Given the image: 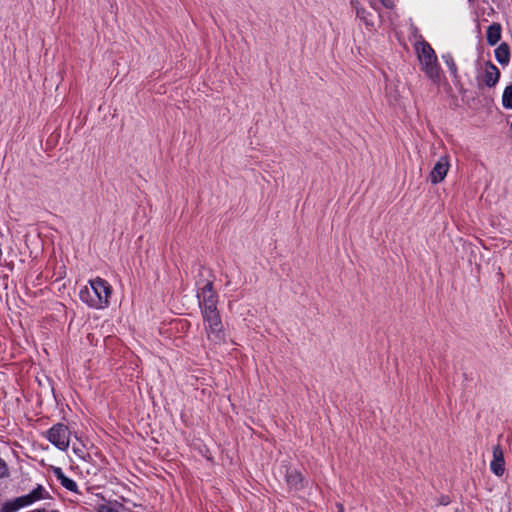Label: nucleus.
Here are the masks:
<instances>
[{
	"mask_svg": "<svg viewBox=\"0 0 512 512\" xmlns=\"http://www.w3.org/2000/svg\"><path fill=\"white\" fill-rule=\"evenodd\" d=\"M111 294V285L106 280L96 277L80 290L79 297L91 308L104 309L109 306Z\"/></svg>",
	"mask_w": 512,
	"mask_h": 512,
	"instance_id": "1",
	"label": "nucleus"
},
{
	"mask_svg": "<svg viewBox=\"0 0 512 512\" xmlns=\"http://www.w3.org/2000/svg\"><path fill=\"white\" fill-rule=\"evenodd\" d=\"M206 337L213 343H220L225 339L224 327L218 310L202 313Z\"/></svg>",
	"mask_w": 512,
	"mask_h": 512,
	"instance_id": "2",
	"label": "nucleus"
},
{
	"mask_svg": "<svg viewBox=\"0 0 512 512\" xmlns=\"http://www.w3.org/2000/svg\"><path fill=\"white\" fill-rule=\"evenodd\" d=\"M46 490L38 485L30 493L20 496L13 501L7 502L3 505L1 512H16L20 508L29 506L34 502L46 498Z\"/></svg>",
	"mask_w": 512,
	"mask_h": 512,
	"instance_id": "3",
	"label": "nucleus"
},
{
	"mask_svg": "<svg viewBox=\"0 0 512 512\" xmlns=\"http://www.w3.org/2000/svg\"><path fill=\"white\" fill-rule=\"evenodd\" d=\"M71 432L64 424L57 423L47 432V439L59 450L66 451L70 444Z\"/></svg>",
	"mask_w": 512,
	"mask_h": 512,
	"instance_id": "4",
	"label": "nucleus"
},
{
	"mask_svg": "<svg viewBox=\"0 0 512 512\" xmlns=\"http://www.w3.org/2000/svg\"><path fill=\"white\" fill-rule=\"evenodd\" d=\"M197 297L202 313L217 311V297L211 282L206 283Z\"/></svg>",
	"mask_w": 512,
	"mask_h": 512,
	"instance_id": "5",
	"label": "nucleus"
},
{
	"mask_svg": "<svg viewBox=\"0 0 512 512\" xmlns=\"http://www.w3.org/2000/svg\"><path fill=\"white\" fill-rule=\"evenodd\" d=\"M450 168V159L448 155L441 156L437 162L434 164L429 178L432 184H438L442 182Z\"/></svg>",
	"mask_w": 512,
	"mask_h": 512,
	"instance_id": "6",
	"label": "nucleus"
},
{
	"mask_svg": "<svg viewBox=\"0 0 512 512\" xmlns=\"http://www.w3.org/2000/svg\"><path fill=\"white\" fill-rule=\"evenodd\" d=\"M499 77H500V72L497 69V66H488L487 68L478 72L477 85L479 87H482V86L492 87L498 82Z\"/></svg>",
	"mask_w": 512,
	"mask_h": 512,
	"instance_id": "7",
	"label": "nucleus"
},
{
	"mask_svg": "<svg viewBox=\"0 0 512 512\" xmlns=\"http://www.w3.org/2000/svg\"><path fill=\"white\" fill-rule=\"evenodd\" d=\"M421 64H436V54L426 41L418 42L415 46Z\"/></svg>",
	"mask_w": 512,
	"mask_h": 512,
	"instance_id": "8",
	"label": "nucleus"
},
{
	"mask_svg": "<svg viewBox=\"0 0 512 512\" xmlns=\"http://www.w3.org/2000/svg\"><path fill=\"white\" fill-rule=\"evenodd\" d=\"M490 468L497 476L504 473V457L500 446L493 447V460L491 461Z\"/></svg>",
	"mask_w": 512,
	"mask_h": 512,
	"instance_id": "9",
	"label": "nucleus"
},
{
	"mask_svg": "<svg viewBox=\"0 0 512 512\" xmlns=\"http://www.w3.org/2000/svg\"><path fill=\"white\" fill-rule=\"evenodd\" d=\"M53 473L60 481L61 485L71 492H78V486L75 481L65 476L64 472L59 467L53 468Z\"/></svg>",
	"mask_w": 512,
	"mask_h": 512,
	"instance_id": "10",
	"label": "nucleus"
},
{
	"mask_svg": "<svg viewBox=\"0 0 512 512\" xmlns=\"http://www.w3.org/2000/svg\"><path fill=\"white\" fill-rule=\"evenodd\" d=\"M501 25L499 23H492L486 32V39L490 45H495L501 38Z\"/></svg>",
	"mask_w": 512,
	"mask_h": 512,
	"instance_id": "11",
	"label": "nucleus"
},
{
	"mask_svg": "<svg viewBox=\"0 0 512 512\" xmlns=\"http://www.w3.org/2000/svg\"><path fill=\"white\" fill-rule=\"evenodd\" d=\"M509 46L506 43H502L495 50V57L500 64H506L509 61Z\"/></svg>",
	"mask_w": 512,
	"mask_h": 512,
	"instance_id": "12",
	"label": "nucleus"
},
{
	"mask_svg": "<svg viewBox=\"0 0 512 512\" xmlns=\"http://www.w3.org/2000/svg\"><path fill=\"white\" fill-rule=\"evenodd\" d=\"M287 483L294 489H299L302 484V476L296 470H292L287 474Z\"/></svg>",
	"mask_w": 512,
	"mask_h": 512,
	"instance_id": "13",
	"label": "nucleus"
},
{
	"mask_svg": "<svg viewBox=\"0 0 512 512\" xmlns=\"http://www.w3.org/2000/svg\"><path fill=\"white\" fill-rule=\"evenodd\" d=\"M502 104L507 109H512V85L505 88L502 95Z\"/></svg>",
	"mask_w": 512,
	"mask_h": 512,
	"instance_id": "14",
	"label": "nucleus"
},
{
	"mask_svg": "<svg viewBox=\"0 0 512 512\" xmlns=\"http://www.w3.org/2000/svg\"><path fill=\"white\" fill-rule=\"evenodd\" d=\"M425 74L433 80H437L440 77V66H422Z\"/></svg>",
	"mask_w": 512,
	"mask_h": 512,
	"instance_id": "15",
	"label": "nucleus"
},
{
	"mask_svg": "<svg viewBox=\"0 0 512 512\" xmlns=\"http://www.w3.org/2000/svg\"><path fill=\"white\" fill-rule=\"evenodd\" d=\"M122 508V505L115 502V503H108L103 504L98 507V512H119V510Z\"/></svg>",
	"mask_w": 512,
	"mask_h": 512,
	"instance_id": "16",
	"label": "nucleus"
},
{
	"mask_svg": "<svg viewBox=\"0 0 512 512\" xmlns=\"http://www.w3.org/2000/svg\"><path fill=\"white\" fill-rule=\"evenodd\" d=\"M351 4L356 11L357 17H359L362 20H365L366 19V10L360 6V4L357 0H352Z\"/></svg>",
	"mask_w": 512,
	"mask_h": 512,
	"instance_id": "17",
	"label": "nucleus"
},
{
	"mask_svg": "<svg viewBox=\"0 0 512 512\" xmlns=\"http://www.w3.org/2000/svg\"><path fill=\"white\" fill-rule=\"evenodd\" d=\"M73 452L81 459L85 458L84 446L80 444H73Z\"/></svg>",
	"mask_w": 512,
	"mask_h": 512,
	"instance_id": "18",
	"label": "nucleus"
},
{
	"mask_svg": "<svg viewBox=\"0 0 512 512\" xmlns=\"http://www.w3.org/2000/svg\"><path fill=\"white\" fill-rule=\"evenodd\" d=\"M7 473L6 464L3 460L0 459V477L5 476Z\"/></svg>",
	"mask_w": 512,
	"mask_h": 512,
	"instance_id": "19",
	"label": "nucleus"
},
{
	"mask_svg": "<svg viewBox=\"0 0 512 512\" xmlns=\"http://www.w3.org/2000/svg\"><path fill=\"white\" fill-rule=\"evenodd\" d=\"M444 60H445L446 64H449L450 61L451 62L453 61V59L450 55L444 56Z\"/></svg>",
	"mask_w": 512,
	"mask_h": 512,
	"instance_id": "20",
	"label": "nucleus"
},
{
	"mask_svg": "<svg viewBox=\"0 0 512 512\" xmlns=\"http://www.w3.org/2000/svg\"><path fill=\"white\" fill-rule=\"evenodd\" d=\"M40 512H59L58 510H46V509H38Z\"/></svg>",
	"mask_w": 512,
	"mask_h": 512,
	"instance_id": "21",
	"label": "nucleus"
},
{
	"mask_svg": "<svg viewBox=\"0 0 512 512\" xmlns=\"http://www.w3.org/2000/svg\"><path fill=\"white\" fill-rule=\"evenodd\" d=\"M383 5H385L386 7H389L390 4H389V0H381Z\"/></svg>",
	"mask_w": 512,
	"mask_h": 512,
	"instance_id": "22",
	"label": "nucleus"
},
{
	"mask_svg": "<svg viewBox=\"0 0 512 512\" xmlns=\"http://www.w3.org/2000/svg\"><path fill=\"white\" fill-rule=\"evenodd\" d=\"M338 508H339V512H343L344 511V508H343L342 504H338Z\"/></svg>",
	"mask_w": 512,
	"mask_h": 512,
	"instance_id": "23",
	"label": "nucleus"
},
{
	"mask_svg": "<svg viewBox=\"0 0 512 512\" xmlns=\"http://www.w3.org/2000/svg\"><path fill=\"white\" fill-rule=\"evenodd\" d=\"M452 73H456V69H455V66H452Z\"/></svg>",
	"mask_w": 512,
	"mask_h": 512,
	"instance_id": "24",
	"label": "nucleus"
},
{
	"mask_svg": "<svg viewBox=\"0 0 512 512\" xmlns=\"http://www.w3.org/2000/svg\"><path fill=\"white\" fill-rule=\"evenodd\" d=\"M469 2H473L474 0H468Z\"/></svg>",
	"mask_w": 512,
	"mask_h": 512,
	"instance_id": "25",
	"label": "nucleus"
}]
</instances>
